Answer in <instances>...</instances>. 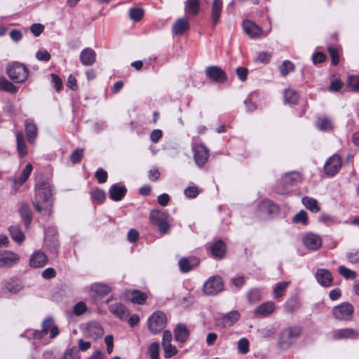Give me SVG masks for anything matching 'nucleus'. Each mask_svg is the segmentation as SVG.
Listing matches in <instances>:
<instances>
[{
	"mask_svg": "<svg viewBox=\"0 0 359 359\" xmlns=\"http://www.w3.org/2000/svg\"><path fill=\"white\" fill-rule=\"evenodd\" d=\"M147 294L139 290H133L131 292L130 300L132 302L144 304L146 302Z\"/></svg>",
	"mask_w": 359,
	"mask_h": 359,
	"instance_id": "a19ab883",
	"label": "nucleus"
},
{
	"mask_svg": "<svg viewBox=\"0 0 359 359\" xmlns=\"http://www.w3.org/2000/svg\"><path fill=\"white\" fill-rule=\"evenodd\" d=\"M302 203L304 206L313 212H318L320 208L318 205V202L316 199L309 197H304L302 198Z\"/></svg>",
	"mask_w": 359,
	"mask_h": 359,
	"instance_id": "58836bf2",
	"label": "nucleus"
},
{
	"mask_svg": "<svg viewBox=\"0 0 359 359\" xmlns=\"http://www.w3.org/2000/svg\"><path fill=\"white\" fill-rule=\"evenodd\" d=\"M359 332L352 328L337 329L332 331V337L334 340L355 339Z\"/></svg>",
	"mask_w": 359,
	"mask_h": 359,
	"instance_id": "9b49d317",
	"label": "nucleus"
},
{
	"mask_svg": "<svg viewBox=\"0 0 359 359\" xmlns=\"http://www.w3.org/2000/svg\"><path fill=\"white\" fill-rule=\"evenodd\" d=\"M0 90L10 93H15L18 88L5 77L0 76Z\"/></svg>",
	"mask_w": 359,
	"mask_h": 359,
	"instance_id": "ea45409f",
	"label": "nucleus"
},
{
	"mask_svg": "<svg viewBox=\"0 0 359 359\" xmlns=\"http://www.w3.org/2000/svg\"><path fill=\"white\" fill-rule=\"evenodd\" d=\"M198 264L199 259L195 257H183L179 261L180 269L183 273L189 272Z\"/></svg>",
	"mask_w": 359,
	"mask_h": 359,
	"instance_id": "aec40b11",
	"label": "nucleus"
},
{
	"mask_svg": "<svg viewBox=\"0 0 359 359\" xmlns=\"http://www.w3.org/2000/svg\"><path fill=\"white\" fill-rule=\"evenodd\" d=\"M316 126L321 131H329L332 128L331 121L326 117L318 118L316 121Z\"/></svg>",
	"mask_w": 359,
	"mask_h": 359,
	"instance_id": "79ce46f5",
	"label": "nucleus"
},
{
	"mask_svg": "<svg viewBox=\"0 0 359 359\" xmlns=\"http://www.w3.org/2000/svg\"><path fill=\"white\" fill-rule=\"evenodd\" d=\"M8 231L10 236L15 242L21 243L24 241L25 236L20 226L18 224L12 225L9 227Z\"/></svg>",
	"mask_w": 359,
	"mask_h": 359,
	"instance_id": "2f4dec72",
	"label": "nucleus"
},
{
	"mask_svg": "<svg viewBox=\"0 0 359 359\" xmlns=\"http://www.w3.org/2000/svg\"><path fill=\"white\" fill-rule=\"evenodd\" d=\"M348 260L352 264L359 262V250H353L346 255Z\"/></svg>",
	"mask_w": 359,
	"mask_h": 359,
	"instance_id": "052dcab7",
	"label": "nucleus"
},
{
	"mask_svg": "<svg viewBox=\"0 0 359 359\" xmlns=\"http://www.w3.org/2000/svg\"><path fill=\"white\" fill-rule=\"evenodd\" d=\"M62 359H80L79 351L75 347L67 349L65 352Z\"/></svg>",
	"mask_w": 359,
	"mask_h": 359,
	"instance_id": "864d4df0",
	"label": "nucleus"
},
{
	"mask_svg": "<svg viewBox=\"0 0 359 359\" xmlns=\"http://www.w3.org/2000/svg\"><path fill=\"white\" fill-rule=\"evenodd\" d=\"M5 288L8 292L15 294L22 289L21 282L17 279H11L5 285Z\"/></svg>",
	"mask_w": 359,
	"mask_h": 359,
	"instance_id": "4c0bfd02",
	"label": "nucleus"
},
{
	"mask_svg": "<svg viewBox=\"0 0 359 359\" xmlns=\"http://www.w3.org/2000/svg\"><path fill=\"white\" fill-rule=\"evenodd\" d=\"M199 189L197 187L190 186L186 188L184 191V195L187 198H193L196 197L199 194Z\"/></svg>",
	"mask_w": 359,
	"mask_h": 359,
	"instance_id": "6e6d98bb",
	"label": "nucleus"
},
{
	"mask_svg": "<svg viewBox=\"0 0 359 359\" xmlns=\"http://www.w3.org/2000/svg\"><path fill=\"white\" fill-rule=\"evenodd\" d=\"M301 329L299 327H288L281 332L278 341V347L282 350L288 349L299 337Z\"/></svg>",
	"mask_w": 359,
	"mask_h": 359,
	"instance_id": "f03ea898",
	"label": "nucleus"
},
{
	"mask_svg": "<svg viewBox=\"0 0 359 359\" xmlns=\"http://www.w3.org/2000/svg\"><path fill=\"white\" fill-rule=\"evenodd\" d=\"M327 50L332 58V64L334 65H337L339 63V55L337 50L334 47H328Z\"/></svg>",
	"mask_w": 359,
	"mask_h": 359,
	"instance_id": "e2e57ef3",
	"label": "nucleus"
},
{
	"mask_svg": "<svg viewBox=\"0 0 359 359\" xmlns=\"http://www.w3.org/2000/svg\"><path fill=\"white\" fill-rule=\"evenodd\" d=\"M194 161L199 168H202L207 162L209 158V150L203 144H198L193 146Z\"/></svg>",
	"mask_w": 359,
	"mask_h": 359,
	"instance_id": "1a4fd4ad",
	"label": "nucleus"
},
{
	"mask_svg": "<svg viewBox=\"0 0 359 359\" xmlns=\"http://www.w3.org/2000/svg\"><path fill=\"white\" fill-rule=\"evenodd\" d=\"M238 351L242 354L249 351V341L246 338H241L238 342Z\"/></svg>",
	"mask_w": 359,
	"mask_h": 359,
	"instance_id": "603ef678",
	"label": "nucleus"
},
{
	"mask_svg": "<svg viewBox=\"0 0 359 359\" xmlns=\"http://www.w3.org/2000/svg\"><path fill=\"white\" fill-rule=\"evenodd\" d=\"M104 333L102 327L97 323H90L87 327V334L88 337L96 339Z\"/></svg>",
	"mask_w": 359,
	"mask_h": 359,
	"instance_id": "72a5a7b5",
	"label": "nucleus"
},
{
	"mask_svg": "<svg viewBox=\"0 0 359 359\" xmlns=\"http://www.w3.org/2000/svg\"><path fill=\"white\" fill-rule=\"evenodd\" d=\"M162 347L164 351V357L165 358H170L177 353L176 347L172 346L171 342L162 344Z\"/></svg>",
	"mask_w": 359,
	"mask_h": 359,
	"instance_id": "37998d69",
	"label": "nucleus"
},
{
	"mask_svg": "<svg viewBox=\"0 0 359 359\" xmlns=\"http://www.w3.org/2000/svg\"><path fill=\"white\" fill-rule=\"evenodd\" d=\"M339 273L340 275L344 276L346 279H353L355 278L356 276V273L344 266H340L338 269Z\"/></svg>",
	"mask_w": 359,
	"mask_h": 359,
	"instance_id": "8fccbe9b",
	"label": "nucleus"
},
{
	"mask_svg": "<svg viewBox=\"0 0 359 359\" xmlns=\"http://www.w3.org/2000/svg\"><path fill=\"white\" fill-rule=\"evenodd\" d=\"M248 71L246 68L239 67L236 69V74L241 81H245L248 77Z\"/></svg>",
	"mask_w": 359,
	"mask_h": 359,
	"instance_id": "338daca9",
	"label": "nucleus"
},
{
	"mask_svg": "<svg viewBox=\"0 0 359 359\" xmlns=\"http://www.w3.org/2000/svg\"><path fill=\"white\" fill-rule=\"evenodd\" d=\"M25 127L27 141L32 144L38 136V128L32 120H26Z\"/></svg>",
	"mask_w": 359,
	"mask_h": 359,
	"instance_id": "4be33fe9",
	"label": "nucleus"
},
{
	"mask_svg": "<svg viewBox=\"0 0 359 359\" xmlns=\"http://www.w3.org/2000/svg\"><path fill=\"white\" fill-rule=\"evenodd\" d=\"M21 216L26 225H28L31 222L30 212L27 205H22L20 208Z\"/></svg>",
	"mask_w": 359,
	"mask_h": 359,
	"instance_id": "5fc2aeb1",
	"label": "nucleus"
},
{
	"mask_svg": "<svg viewBox=\"0 0 359 359\" xmlns=\"http://www.w3.org/2000/svg\"><path fill=\"white\" fill-rule=\"evenodd\" d=\"M44 31V26L40 23H34L30 26V32L35 36H39Z\"/></svg>",
	"mask_w": 359,
	"mask_h": 359,
	"instance_id": "bf43d9fd",
	"label": "nucleus"
},
{
	"mask_svg": "<svg viewBox=\"0 0 359 359\" xmlns=\"http://www.w3.org/2000/svg\"><path fill=\"white\" fill-rule=\"evenodd\" d=\"M166 325V316L162 311L154 312L148 319L149 330L153 334L163 330Z\"/></svg>",
	"mask_w": 359,
	"mask_h": 359,
	"instance_id": "423d86ee",
	"label": "nucleus"
},
{
	"mask_svg": "<svg viewBox=\"0 0 359 359\" xmlns=\"http://www.w3.org/2000/svg\"><path fill=\"white\" fill-rule=\"evenodd\" d=\"M92 198L98 203H102L105 198V192L102 189H95L92 192Z\"/></svg>",
	"mask_w": 359,
	"mask_h": 359,
	"instance_id": "4d7b16f0",
	"label": "nucleus"
},
{
	"mask_svg": "<svg viewBox=\"0 0 359 359\" xmlns=\"http://www.w3.org/2000/svg\"><path fill=\"white\" fill-rule=\"evenodd\" d=\"M334 317L339 320H349L352 318L353 307L348 303H342L332 309Z\"/></svg>",
	"mask_w": 359,
	"mask_h": 359,
	"instance_id": "6e6552de",
	"label": "nucleus"
},
{
	"mask_svg": "<svg viewBox=\"0 0 359 359\" xmlns=\"http://www.w3.org/2000/svg\"><path fill=\"white\" fill-rule=\"evenodd\" d=\"M126 191L127 189L123 185L115 184L109 189V197L112 201H119L125 196Z\"/></svg>",
	"mask_w": 359,
	"mask_h": 359,
	"instance_id": "412c9836",
	"label": "nucleus"
},
{
	"mask_svg": "<svg viewBox=\"0 0 359 359\" xmlns=\"http://www.w3.org/2000/svg\"><path fill=\"white\" fill-rule=\"evenodd\" d=\"M189 28L188 20L185 18H179L172 25V32L175 35L182 36Z\"/></svg>",
	"mask_w": 359,
	"mask_h": 359,
	"instance_id": "a878e982",
	"label": "nucleus"
},
{
	"mask_svg": "<svg viewBox=\"0 0 359 359\" xmlns=\"http://www.w3.org/2000/svg\"><path fill=\"white\" fill-rule=\"evenodd\" d=\"M86 309H87V307L83 302L77 303L76 304L74 305V309H73L74 313L77 316H79V315H81L82 313H83Z\"/></svg>",
	"mask_w": 359,
	"mask_h": 359,
	"instance_id": "69168bd1",
	"label": "nucleus"
},
{
	"mask_svg": "<svg viewBox=\"0 0 359 359\" xmlns=\"http://www.w3.org/2000/svg\"><path fill=\"white\" fill-rule=\"evenodd\" d=\"M240 318L238 311H231L217 320L216 325L221 327L232 326Z\"/></svg>",
	"mask_w": 359,
	"mask_h": 359,
	"instance_id": "2eb2a0df",
	"label": "nucleus"
},
{
	"mask_svg": "<svg viewBox=\"0 0 359 359\" xmlns=\"http://www.w3.org/2000/svg\"><path fill=\"white\" fill-rule=\"evenodd\" d=\"M7 74L14 82L23 83L27 79L29 71L23 64L14 62L8 66Z\"/></svg>",
	"mask_w": 359,
	"mask_h": 359,
	"instance_id": "7ed1b4c3",
	"label": "nucleus"
},
{
	"mask_svg": "<svg viewBox=\"0 0 359 359\" xmlns=\"http://www.w3.org/2000/svg\"><path fill=\"white\" fill-rule=\"evenodd\" d=\"M32 171V165L31 163H28L26 165L25 168L22 170L20 175L13 180V187L15 189H18V187L21 186L23 183L26 182V180L29 177L31 172Z\"/></svg>",
	"mask_w": 359,
	"mask_h": 359,
	"instance_id": "c85d7f7f",
	"label": "nucleus"
},
{
	"mask_svg": "<svg viewBox=\"0 0 359 359\" xmlns=\"http://www.w3.org/2000/svg\"><path fill=\"white\" fill-rule=\"evenodd\" d=\"M200 9V0H187L184 4V11L187 15H196Z\"/></svg>",
	"mask_w": 359,
	"mask_h": 359,
	"instance_id": "7c9ffc66",
	"label": "nucleus"
},
{
	"mask_svg": "<svg viewBox=\"0 0 359 359\" xmlns=\"http://www.w3.org/2000/svg\"><path fill=\"white\" fill-rule=\"evenodd\" d=\"M83 149H77L71 154V161L73 163H78L81 161L83 156Z\"/></svg>",
	"mask_w": 359,
	"mask_h": 359,
	"instance_id": "13d9d810",
	"label": "nucleus"
},
{
	"mask_svg": "<svg viewBox=\"0 0 359 359\" xmlns=\"http://www.w3.org/2000/svg\"><path fill=\"white\" fill-rule=\"evenodd\" d=\"M49 333L50 339L55 338L59 334L58 327L55 325L53 318H46L42 323V330H36L33 332L34 338L41 339L45 334Z\"/></svg>",
	"mask_w": 359,
	"mask_h": 359,
	"instance_id": "39448f33",
	"label": "nucleus"
},
{
	"mask_svg": "<svg viewBox=\"0 0 359 359\" xmlns=\"http://www.w3.org/2000/svg\"><path fill=\"white\" fill-rule=\"evenodd\" d=\"M274 310V303L272 302H267L257 306L254 311V315L256 317L267 316L272 313Z\"/></svg>",
	"mask_w": 359,
	"mask_h": 359,
	"instance_id": "b1692460",
	"label": "nucleus"
},
{
	"mask_svg": "<svg viewBox=\"0 0 359 359\" xmlns=\"http://www.w3.org/2000/svg\"><path fill=\"white\" fill-rule=\"evenodd\" d=\"M144 15V11L140 8H133L129 11L130 18L135 21L140 20Z\"/></svg>",
	"mask_w": 359,
	"mask_h": 359,
	"instance_id": "de8ad7c7",
	"label": "nucleus"
},
{
	"mask_svg": "<svg viewBox=\"0 0 359 359\" xmlns=\"http://www.w3.org/2000/svg\"><path fill=\"white\" fill-rule=\"evenodd\" d=\"M292 222L296 224H307L308 219H307V213L304 210H301L298 213H297L292 218Z\"/></svg>",
	"mask_w": 359,
	"mask_h": 359,
	"instance_id": "c03bdc74",
	"label": "nucleus"
},
{
	"mask_svg": "<svg viewBox=\"0 0 359 359\" xmlns=\"http://www.w3.org/2000/svg\"><path fill=\"white\" fill-rule=\"evenodd\" d=\"M189 335V332L187 327L184 324H179L174 330V337L177 341L184 343L185 342Z\"/></svg>",
	"mask_w": 359,
	"mask_h": 359,
	"instance_id": "bb28decb",
	"label": "nucleus"
},
{
	"mask_svg": "<svg viewBox=\"0 0 359 359\" xmlns=\"http://www.w3.org/2000/svg\"><path fill=\"white\" fill-rule=\"evenodd\" d=\"M341 167V159L338 155L332 156L326 162L324 170L327 176L335 175Z\"/></svg>",
	"mask_w": 359,
	"mask_h": 359,
	"instance_id": "9d476101",
	"label": "nucleus"
},
{
	"mask_svg": "<svg viewBox=\"0 0 359 359\" xmlns=\"http://www.w3.org/2000/svg\"><path fill=\"white\" fill-rule=\"evenodd\" d=\"M248 301L252 303L255 304L257 302H259L262 299L261 292L258 289H251L248 292Z\"/></svg>",
	"mask_w": 359,
	"mask_h": 359,
	"instance_id": "49530a36",
	"label": "nucleus"
},
{
	"mask_svg": "<svg viewBox=\"0 0 359 359\" xmlns=\"http://www.w3.org/2000/svg\"><path fill=\"white\" fill-rule=\"evenodd\" d=\"M315 277L318 283L323 287H328L332 285L333 277L331 272L327 269H317Z\"/></svg>",
	"mask_w": 359,
	"mask_h": 359,
	"instance_id": "ddd939ff",
	"label": "nucleus"
},
{
	"mask_svg": "<svg viewBox=\"0 0 359 359\" xmlns=\"http://www.w3.org/2000/svg\"><path fill=\"white\" fill-rule=\"evenodd\" d=\"M36 211L50 215L52 207V188L49 183L41 182L36 186V196L33 202Z\"/></svg>",
	"mask_w": 359,
	"mask_h": 359,
	"instance_id": "f257e3e1",
	"label": "nucleus"
},
{
	"mask_svg": "<svg viewBox=\"0 0 359 359\" xmlns=\"http://www.w3.org/2000/svg\"><path fill=\"white\" fill-rule=\"evenodd\" d=\"M290 282L283 281L278 282L276 284L273 288V297L274 298H280L285 294V292L287 287L289 286Z\"/></svg>",
	"mask_w": 359,
	"mask_h": 359,
	"instance_id": "c9c22d12",
	"label": "nucleus"
},
{
	"mask_svg": "<svg viewBox=\"0 0 359 359\" xmlns=\"http://www.w3.org/2000/svg\"><path fill=\"white\" fill-rule=\"evenodd\" d=\"M36 57L41 61H48L50 59V54L45 50H40L36 52Z\"/></svg>",
	"mask_w": 359,
	"mask_h": 359,
	"instance_id": "0e129e2a",
	"label": "nucleus"
},
{
	"mask_svg": "<svg viewBox=\"0 0 359 359\" xmlns=\"http://www.w3.org/2000/svg\"><path fill=\"white\" fill-rule=\"evenodd\" d=\"M163 133L162 131L159 129H155L152 130V132L150 134V139L151 140L154 142L157 143L159 140L162 137Z\"/></svg>",
	"mask_w": 359,
	"mask_h": 359,
	"instance_id": "774afa93",
	"label": "nucleus"
},
{
	"mask_svg": "<svg viewBox=\"0 0 359 359\" xmlns=\"http://www.w3.org/2000/svg\"><path fill=\"white\" fill-rule=\"evenodd\" d=\"M151 222L158 227V230L166 233L170 228V225L167 221V215L160 210H152L149 215Z\"/></svg>",
	"mask_w": 359,
	"mask_h": 359,
	"instance_id": "0eeeda50",
	"label": "nucleus"
},
{
	"mask_svg": "<svg viewBox=\"0 0 359 359\" xmlns=\"http://www.w3.org/2000/svg\"><path fill=\"white\" fill-rule=\"evenodd\" d=\"M110 311L122 320H126L130 316L129 311L121 303L110 305Z\"/></svg>",
	"mask_w": 359,
	"mask_h": 359,
	"instance_id": "5701e85b",
	"label": "nucleus"
},
{
	"mask_svg": "<svg viewBox=\"0 0 359 359\" xmlns=\"http://www.w3.org/2000/svg\"><path fill=\"white\" fill-rule=\"evenodd\" d=\"M210 250L215 258L222 259L226 254V245L222 241L218 240L210 246Z\"/></svg>",
	"mask_w": 359,
	"mask_h": 359,
	"instance_id": "393cba45",
	"label": "nucleus"
},
{
	"mask_svg": "<svg viewBox=\"0 0 359 359\" xmlns=\"http://www.w3.org/2000/svg\"><path fill=\"white\" fill-rule=\"evenodd\" d=\"M294 68V64L289 61V60H285L282 65L280 66V72L283 76H285L287 75L290 72L293 71Z\"/></svg>",
	"mask_w": 359,
	"mask_h": 359,
	"instance_id": "a18cd8bd",
	"label": "nucleus"
},
{
	"mask_svg": "<svg viewBox=\"0 0 359 359\" xmlns=\"http://www.w3.org/2000/svg\"><path fill=\"white\" fill-rule=\"evenodd\" d=\"M48 262L46 255L41 251H35L30 257L29 265L32 268L43 267Z\"/></svg>",
	"mask_w": 359,
	"mask_h": 359,
	"instance_id": "f3484780",
	"label": "nucleus"
},
{
	"mask_svg": "<svg viewBox=\"0 0 359 359\" xmlns=\"http://www.w3.org/2000/svg\"><path fill=\"white\" fill-rule=\"evenodd\" d=\"M110 291V287L102 283H95L90 286V295L92 297H102L107 294Z\"/></svg>",
	"mask_w": 359,
	"mask_h": 359,
	"instance_id": "cd10ccee",
	"label": "nucleus"
},
{
	"mask_svg": "<svg viewBox=\"0 0 359 359\" xmlns=\"http://www.w3.org/2000/svg\"><path fill=\"white\" fill-rule=\"evenodd\" d=\"M159 349L160 346L157 342H154L149 346L148 348V353L151 359H158Z\"/></svg>",
	"mask_w": 359,
	"mask_h": 359,
	"instance_id": "09e8293b",
	"label": "nucleus"
},
{
	"mask_svg": "<svg viewBox=\"0 0 359 359\" xmlns=\"http://www.w3.org/2000/svg\"><path fill=\"white\" fill-rule=\"evenodd\" d=\"M348 86L353 91L359 90V76H350L348 78Z\"/></svg>",
	"mask_w": 359,
	"mask_h": 359,
	"instance_id": "3c124183",
	"label": "nucleus"
},
{
	"mask_svg": "<svg viewBox=\"0 0 359 359\" xmlns=\"http://www.w3.org/2000/svg\"><path fill=\"white\" fill-rule=\"evenodd\" d=\"M301 176L297 172H290L285 174L283 178L282 182L284 185L287 187L294 186L299 182Z\"/></svg>",
	"mask_w": 359,
	"mask_h": 359,
	"instance_id": "f704fd0d",
	"label": "nucleus"
},
{
	"mask_svg": "<svg viewBox=\"0 0 359 359\" xmlns=\"http://www.w3.org/2000/svg\"><path fill=\"white\" fill-rule=\"evenodd\" d=\"M79 57L83 65L90 66L96 61V53L92 48H86L81 52Z\"/></svg>",
	"mask_w": 359,
	"mask_h": 359,
	"instance_id": "6ab92c4d",
	"label": "nucleus"
},
{
	"mask_svg": "<svg viewBox=\"0 0 359 359\" xmlns=\"http://www.w3.org/2000/svg\"><path fill=\"white\" fill-rule=\"evenodd\" d=\"M205 74L208 78L216 82L224 83L226 80L225 72L217 66L208 67Z\"/></svg>",
	"mask_w": 359,
	"mask_h": 359,
	"instance_id": "dca6fc26",
	"label": "nucleus"
},
{
	"mask_svg": "<svg viewBox=\"0 0 359 359\" xmlns=\"http://www.w3.org/2000/svg\"><path fill=\"white\" fill-rule=\"evenodd\" d=\"M299 100L297 93L292 89H286L284 91V101L289 104H295Z\"/></svg>",
	"mask_w": 359,
	"mask_h": 359,
	"instance_id": "e433bc0d",
	"label": "nucleus"
},
{
	"mask_svg": "<svg viewBox=\"0 0 359 359\" xmlns=\"http://www.w3.org/2000/svg\"><path fill=\"white\" fill-rule=\"evenodd\" d=\"M224 290V282L219 276H210L204 283L203 290L205 294L214 296Z\"/></svg>",
	"mask_w": 359,
	"mask_h": 359,
	"instance_id": "20e7f679",
	"label": "nucleus"
},
{
	"mask_svg": "<svg viewBox=\"0 0 359 359\" xmlns=\"http://www.w3.org/2000/svg\"><path fill=\"white\" fill-rule=\"evenodd\" d=\"M303 242L304 245L311 250H316L322 245L320 237L313 233L306 234L303 238Z\"/></svg>",
	"mask_w": 359,
	"mask_h": 359,
	"instance_id": "a211bd4d",
	"label": "nucleus"
},
{
	"mask_svg": "<svg viewBox=\"0 0 359 359\" xmlns=\"http://www.w3.org/2000/svg\"><path fill=\"white\" fill-rule=\"evenodd\" d=\"M20 259L18 254L9 250H0V267H10Z\"/></svg>",
	"mask_w": 359,
	"mask_h": 359,
	"instance_id": "f8f14e48",
	"label": "nucleus"
},
{
	"mask_svg": "<svg viewBox=\"0 0 359 359\" xmlns=\"http://www.w3.org/2000/svg\"><path fill=\"white\" fill-rule=\"evenodd\" d=\"M222 8V0H214L211 11L212 24L215 25L219 20L220 13Z\"/></svg>",
	"mask_w": 359,
	"mask_h": 359,
	"instance_id": "473e14b6",
	"label": "nucleus"
},
{
	"mask_svg": "<svg viewBox=\"0 0 359 359\" xmlns=\"http://www.w3.org/2000/svg\"><path fill=\"white\" fill-rule=\"evenodd\" d=\"M243 28L245 34L252 39L258 38L263 34L262 29L250 20H245L243 22Z\"/></svg>",
	"mask_w": 359,
	"mask_h": 359,
	"instance_id": "4468645a",
	"label": "nucleus"
},
{
	"mask_svg": "<svg viewBox=\"0 0 359 359\" xmlns=\"http://www.w3.org/2000/svg\"><path fill=\"white\" fill-rule=\"evenodd\" d=\"M95 177L99 183H104L107 179V172L102 168H100L95 172Z\"/></svg>",
	"mask_w": 359,
	"mask_h": 359,
	"instance_id": "680f3d73",
	"label": "nucleus"
},
{
	"mask_svg": "<svg viewBox=\"0 0 359 359\" xmlns=\"http://www.w3.org/2000/svg\"><path fill=\"white\" fill-rule=\"evenodd\" d=\"M16 140L18 152L19 154V156L21 158H23L27 155L28 151L25 142V138L22 132L17 133Z\"/></svg>",
	"mask_w": 359,
	"mask_h": 359,
	"instance_id": "c756f323",
	"label": "nucleus"
}]
</instances>
